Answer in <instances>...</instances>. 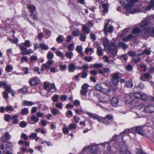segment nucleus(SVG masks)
I'll return each mask as SVG.
<instances>
[{"label": "nucleus", "instance_id": "obj_1", "mask_svg": "<svg viewBox=\"0 0 154 154\" xmlns=\"http://www.w3.org/2000/svg\"><path fill=\"white\" fill-rule=\"evenodd\" d=\"M125 98L126 103L129 104L131 111L134 112L136 116L134 117V118H140V116L138 115L137 112L140 110V106L138 105L139 104L137 102V99L134 96V94H127L125 95Z\"/></svg>", "mask_w": 154, "mask_h": 154}, {"label": "nucleus", "instance_id": "obj_2", "mask_svg": "<svg viewBox=\"0 0 154 154\" xmlns=\"http://www.w3.org/2000/svg\"><path fill=\"white\" fill-rule=\"evenodd\" d=\"M148 24V22L147 20L141 21L140 23L138 24L137 27L133 29V33L137 34L140 32L141 30L139 28L140 27V29H143L146 33L152 35L154 37V29L152 27H147Z\"/></svg>", "mask_w": 154, "mask_h": 154}, {"label": "nucleus", "instance_id": "obj_3", "mask_svg": "<svg viewBox=\"0 0 154 154\" xmlns=\"http://www.w3.org/2000/svg\"><path fill=\"white\" fill-rule=\"evenodd\" d=\"M103 42L104 48L108 50L111 57H114L117 53V46L112 42L109 43L108 40L105 38H103Z\"/></svg>", "mask_w": 154, "mask_h": 154}, {"label": "nucleus", "instance_id": "obj_4", "mask_svg": "<svg viewBox=\"0 0 154 154\" xmlns=\"http://www.w3.org/2000/svg\"><path fill=\"white\" fill-rule=\"evenodd\" d=\"M143 127L141 126H137L135 128H133L131 129H128L125 130L123 132L120 133V135L121 136L122 139L123 140V137L124 136H127L128 133H129L132 132L133 131H136L139 134L143 136L147 137L150 139H152L151 137L147 134H146L144 133L143 130Z\"/></svg>", "mask_w": 154, "mask_h": 154}, {"label": "nucleus", "instance_id": "obj_5", "mask_svg": "<svg viewBox=\"0 0 154 154\" xmlns=\"http://www.w3.org/2000/svg\"><path fill=\"white\" fill-rule=\"evenodd\" d=\"M128 4L127 5H125V2L121 0L120 1V3L121 5L123 6L124 8L126 9H131V7H133L134 4L138 2L139 0H126Z\"/></svg>", "mask_w": 154, "mask_h": 154}, {"label": "nucleus", "instance_id": "obj_6", "mask_svg": "<svg viewBox=\"0 0 154 154\" xmlns=\"http://www.w3.org/2000/svg\"><path fill=\"white\" fill-rule=\"evenodd\" d=\"M48 88V92L51 93L55 92L57 90L54 83L50 84L48 82H45L44 84V88L46 89Z\"/></svg>", "mask_w": 154, "mask_h": 154}, {"label": "nucleus", "instance_id": "obj_7", "mask_svg": "<svg viewBox=\"0 0 154 154\" xmlns=\"http://www.w3.org/2000/svg\"><path fill=\"white\" fill-rule=\"evenodd\" d=\"M87 114L90 116L92 117L94 119H97L99 122H103L104 123H106L108 122L106 121L105 120V117H102L96 114L92 113L89 112H87Z\"/></svg>", "mask_w": 154, "mask_h": 154}, {"label": "nucleus", "instance_id": "obj_8", "mask_svg": "<svg viewBox=\"0 0 154 154\" xmlns=\"http://www.w3.org/2000/svg\"><path fill=\"white\" fill-rule=\"evenodd\" d=\"M134 96L136 98L143 100H147L149 99V97L145 94L141 92H136L134 93Z\"/></svg>", "mask_w": 154, "mask_h": 154}, {"label": "nucleus", "instance_id": "obj_9", "mask_svg": "<svg viewBox=\"0 0 154 154\" xmlns=\"http://www.w3.org/2000/svg\"><path fill=\"white\" fill-rule=\"evenodd\" d=\"M88 85L87 84H84L82 86L80 93L81 95L82 96V98L84 100H86V98L85 96L88 92Z\"/></svg>", "mask_w": 154, "mask_h": 154}, {"label": "nucleus", "instance_id": "obj_10", "mask_svg": "<svg viewBox=\"0 0 154 154\" xmlns=\"http://www.w3.org/2000/svg\"><path fill=\"white\" fill-rule=\"evenodd\" d=\"M95 88L97 90L100 91L106 95H108L110 93V89L106 90L103 88L100 84H97L96 85Z\"/></svg>", "mask_w": 154, "mask_h": 154}, {"label": "nucleus", "instance_id": "obj_11", "mask_svg": "<svg viewBox=\"0 0 154 154\" xmlns=\"http://www.w3.org/2000/svg\"><path fill=\"white\" fill-rule=\"evenodd\" d=\"M112 75L111 82L114 85H116L119 82V74L117 73H114L112 74Z\"/></svg>", "mask_w": 154, "mask_h": 154}, {"label": "nucleus", "instance_id": "obj_12", "mask_svg": "<svg viewBox=\"0 0 154 154\" xmlns=\"http://www.w3.org/2000/svg\"><path fill=\"white\" fill-rule=\"evenodd\" d=\"M20 49L21 51V53L23 55H27L33 52V51L31 49H29L27 50V48L23 46V45H20Z\"/></svg>", "mask_w": 154, "mask_h": 154}, {"label": "nucleus", "instance_id": "obj_13", "mask_svg": "<svg viewBox=\"0 0 154 154\" xmlns=\"http://www.w3.org/2000/svg\"><path fill=\"white\" fill-rule=\"evenodd\" d=\"M144 111L146 112L152 113L154 112V104H149L144 108Z\"/></svg>", "mask_w": 154, "mask_h": 154}, {"label": "nucleus", "instance_id": "obj_14", "mask_svg": "<svg viewBox=\"0 0 154 154\" xmlns=\"http://www.w3.org/2000/svg\"><path fill=\"white\" fill-rule=\"evenodd\" d=\"M29 82L30 85H34L39 83L40 80L38 78L36 77H34L29 80Z\"/></svg>", "mask_w": 154, "mask_h": 154}, {"label": "nucleus", "instance_id": "obj_15", "mask_svg": "<svg viewBox=\"0 0 154 154\" xmlns=\"http://www.w3.org/2000/svg\"><path fill=\"white\" fill-rule=\"evenodd\" d=\"M121 12L126 14V15H128L129 14H134L138 13L141 12L140 10H121Z\"/></svg>", "mask_w": 154, "mask_h": 154}, {"label": "nucleus", "instance_id": "obj_16", "mask_svg": "<svg viewBox=\"0 0 154 154\" xmlns=\"http://www.w3.org/2000/svg\"><path fill=\"white\" fill-rule=\"evenodd\" d=\"M11 137V136L8 132L5 133L4 135L2 137V140L3 142H7Z\"/></svg>", "mask_w": 154, "mask_h": 154}, {"label": "nucleus", "instance_id": "obj_17", "mask_svg": "<svg viewBox=\"0 0 154 154\" xmlns=\"http://www.w3.org/2000/svg\"><path fill=\"white\" fill-rule=\"evenodd\" d=\"M95 47H97V54L98 56L102 55L103 54V50L101 47L100 46L98 43H96L95 45Z\"/></svg>", "mask_w": 154, "mask_h": 154}, {"label": "nucleus", "instance_id": "obj_18", "mask_svg": "<svg viewBox=\"0 0 154 154\" xmlns=\"http://www.w3.org/2000/svg\"><path fill=\"white\" fill-rule=\"evenodd\" d=\"M23 45V46H24L26 48H29L31 46L30 41L28 40H25L24 43L19 44L18 46L20 48V45Z\"/></svg>", "mask_w": 154, "mask_h": 154}, {"label": "nucleus", "instance_id": "obj_19", "mask_svg": "<svg viewBox=\"0 0 154 154\" xmlns=\"http://www.w3.org/2000/svg\"><path fill=\"white\" fill-rule=\"evenodd\" d=\"M31 120H29V122L30 124H33L34 123L32 122V121L34 122L35 123H36L39 120V118L36 116H32L30 118Z\"/></svg>", "mask_w": 154, "mask_h": 154}, {"label": "nucleus", "instance_id": "obj_20", "mask_svg": "<svg viewBox=\"0 0 154 154\" xmlns=\"http://www.w3.org/2000/svg\"><path fill=\"white\" fill-rule=\"evenodd\" d=\"M111 102L112 105L113 106H116L118 104V100L117 98L113 97L111 99Z\"/></svg>", "mask_w": 154, "mask_h": 154}, {"label": "nucleus", "instance_id": "obj_21", "mask_svg": "<svg viewBox=\"0 0 154 154\" xmlns=\"http://www.w3.org/2000/svg\"><path fill=\"white\" fill-rule=\"evenodd\" d=\"M82 49L83 48L81 46L79 45L77 46L75 49V50L77 52L80 54V55L82 56H83V54L82 52Z\"/></svg>", "mask_w": 154, "mask_h": 154}, {"label": "nucleus", "instance_id": "obj_22", "mask_svg": "<svg viewBox=\"0 0 154 154\" xmlns=\"http://www.w3.org/2000/svg\"><path fill=\"white\" fill-rule=\"evenodd\" d=\"M18 115L17 114L14 115L12 118L11 119L13 120L12 123L14 124H16L18 123L19 121L18 119Z\"/></svg>", "mask_w": 154, "mask_h": 154}, {"label": "nucleus", "instance_id": "obj_23", "mask_svg": "<svg viewBox=\"0 0 154 154\" xmlns=\"http://www.w3.org/2000/svg\"><path fill=\"white\" fill-rule=\"evenodd\" d=\"M154 7V0H151L150 3L148 6L146 10H149L152 9Z\"/></svg>", "mask_w": 154, "mask_h": 154}, {"label": "nucleus", "instance_id": "obj_24", "mask_svg": "<svg viewBox=\"0 0 154 154\" xmlns=\"http://www.w3.org/2000/svg\"><path fill=\"white\" fill-rule=\"evenodd\" d=\"M34 104V103L31 102L27 101H24L22 103V105L25 106H31Z\"/></svg>", "mask_w": 154, "mask_h": 154}, {"label": "nucleus", "instance_id": "obj_25", "mask_svg": "<svg viewBox=\"0 0 154 154\" xmlns=\"http://www.w3.org/2000/svg\"><path fill=\"white\" fill-rule=\"evenodd\" d=\"M75 66L72 63L69 64L68 66V69L69 72H72L74 71L75 70Z\"/></svg>", "mask_w": 154, "mask_h": 154}, {"label": "nucleus", "instance_id": "obj_26", "mask_svg": "<svg viewBox=\"0 0 154 154\" xmlns=\"http://www.w3.org/2000/svg\"><path fill=\"white\" fill-rule=\"evenodd\" d=\"M6 54L8 57L9 58H11L13 55L12 49L11 48H10L7 49L6 51Z\"/></svg>", "mask_w": 154, "mask_h": 154}, {"label": "nucleus", "instance_id": "obj_27", "mask_svg": "<svg viewBox=\"0 0 154 154\" xmlns=\"http://www.w3.org/2000/svg\"><path fill=\"white\" fill-rule=\"evenodd\" d=\"M151 53L150 49L149 48H147L144 50L141 54H139V56L142 54H146L147 55H150Z\"/></svg>", "mask_w": 154, "mask_h": 154}, {"label": "nucleus", "instance_id": "obj_28", "mask_svg": "<svg viewBox=\"0 0 154 154\" xmlns=\"http://www.w3.org/2000/svg\"><path fill=\"white\" fill-rule=\"evenodd\" d=\"M90 151H91V152H92L91 151V146H89L84 147L82 150V152L84 153V154H85V152H87Z\"/></svg>", "mask_w": 154, "mask_h": 154}, {"label": "nucleus", "instance_id": "obj_29", "mask_svg": "<svg viewBox=\"0 0 154 154\" xmlns=\"http://www.w3.org/2000/svg\"><path fill=\"white\" fill-rule=\"evenodd\" d=\"M27 91V88L26 87H23L18 90L17 92L19 93L24 94Z\"/></svg>", "mask_w": 154, "mask_h": 154}, {"label": "nucleus", "instance_id": "obj_30", "mask_svg": "<svg viewBox=\"0 0 154 154\" xmlns=\"http://www.w3.org/2000/svg\"><path fill=\"white\" fill-rule=\"evenodd\" d=\"M109 20H108L105 21V24L104 28V31L105 34L106 35H107L106 29L107 26L109 25Z\"/></svg>", "mask_w": 154, "mask_h": 154}, {"label": "nucleus", "instance_id": "obj_31", "mask_svg": "<svg viewBox=\"0 0 154 154\" xmlns=\"http://www.w3.org/2000/svg\"><path fill=\"white\" fill-rule=\"evenodd\" d=\"M59 98V95L57 94H54L51 98L52 100L54 102H57L58 101V99Z\"/></svg>", "mask_w": 154, "mask_h": 154}, {"label": "nucleus", "instance_id": "obj_32", "mask_svg": "<svg viewBox=\"0 0 154 154\" xmlns=\"http://www.w3.org/2000/svg\"><path fill=\"white\" fill-rule=\"evenodd\" d=\"M63 36L62 35H59L57 38L56 41L58 43H61L63 42Z\"/></svg>", "mask_w": 154, "mask_h": 154}, {"label": "nucleus", "instance_id": "obj_33", "mask_svg": "<svg viewBox=\"0 0 154 154\" xmlns=\"http://www.w3.org/2000/svg\"><path fill=\"white\" fill-rule=\"evenodd\" d=\"M65 55L66 57L69 59H71L73 55V53L72 52H66L65 54Z\"/></svg>", "mask_w": 154, "mask_h": 154}, {"label": "nucleus", "instance_id": "obj_34", "mask_svg": "<svg viewBox=\"0 0 154 154\" xmlns=\"http://www.w3.org/2000/svg\"><path fill=\"white\" fill-rule=\"evenodd\" d=\"M39 46L42 49L45 50H48V46L45 44H40Z\"/></svg>", "mask_w": 154, "mask_h": 154}, {"label": "nucleus", "instance_id": "obj_35", "mask_svg": "<svg viewBox=\"0 0 154 154\" xmlns=\"http://www.w3.org/2000/svg\"><path fill=\"white\" fill-rule=\"evenodd\" d=\"M82 30L83 32L88 33L89 32V29L86 26H82Z\"/></svg>", "mask_w": 154, "mask_h": 154}, {"label": "nucleus", "instance_id": "obj_36", "mask_svg": "<svg viewBox=\"0 0 154 154\" xmlns=\"http://www.w3.org/2000/svg\"><path fill=\"white\" fill-rule=\"evenodd\" d=\"M132 38V35L131 34H130L127 37L123 38H122V41L124 42L128 41L131 39Z\"/></svg>", "mask_w": 154, "mask_h": 154}, {"label": "nucleus", "instance_id": "obj_37", "mask_svg": "<svg viewBox=\"0 0 154 154\" xmlns=\"http://www.w3.org/2000/svg\"><path fill=\"white\" fill-rule=\"evenodd\" d=\"M85 52L86 54H88L89 52L93 53V49L91 48L88 47L85 49Z\"/></svg>", "mask_w": 154, "mask_h": 154}, {"label": "nucleus", "instance_id": "obj_38", "mask_svg": "<svg viewBox=\"0 0 154 154\" xmlns=\"http://www.w3.org/2000/svg\"><path fill=\"white\" fill-rule=\"evenodd\" d=\"M56 55L61 57V58H63L64 57V55L63 54L61 51H57L56 52Z\"/></svg>", "mask_w": 154, "mask_h": 154}, {"label": "nucleus", "instance_id": "obj_39", "mask_svg": "<svg viewBox=\"0 0 154 154\" xmlns=\"http://www.w3.org/2000/svg\"><path fill=\"white\" fill-rule=\"evenodd\" d=\"M13 69L12 66L10 65H7L5 67V71L9 72Z\"/></svg>", "mask_w": 154, "mask_h": 154}, {"label": "nucleus", "instance_id": "obj_40", "mask_svg": "<svg viewBox=\"0 0 154 154\" xmlns=\"http://www.w3.org/2000/svg\"><path fill=\"white\" fill-rule=\"evenodd\" d=\"M76 125L75 124H70L68 126L69 129V130L75 129L76 128Z\"/></svg>", "mask_w": 154, "mask_h": 154}, {"label": "nucleus", "instance_id": "obj_41", "mask_svg": "<svg viewBox=\"0 0 154 154\" xmlns=\"http://www.w3.org/2000/svg\"><path fill=\"white\" fill-rule=\"evenodd\" d=\"M65 115L68 118H70L72 115V112L70 110L67 111Z\"/></svg>", "mask_w": 154, "mask_h": 154}, {"label": "nucleus", "instance_id": "obj_42", "mask_svg": "<svg viewBox=\"0 0 154 154\" xmlns=\"http://www.w3.org/2000/svg\"><path fill=\"white\" fill-rule=\"evenodd\" d=\"M119 152L120 154H131L128 150L123 149H122Z\"/></svg>", "mask_w": 154, "mask_h": 154}, {"label": "nucleus", "instance_id": "obj_43", "mask_svg": "<svg viewBox=\"0 0 154 154\" xmlns=\"http://www.w3.org/2000/svg\"><path fill=\"white\" fill-rule=\"evenodd\" d=\"M133 84L131 81H128L125 83V86L128 88H131L133 86Z\"/></svg>", "mask_w": 154, "mask_h": 154}, {"label": "nucleus", "instance_id": "obj_44", "mask_svg": "<svg viewBox=\"0 0 154 154\" xmlns=\"http://www.w3.org/2000/svg\"><path fill=\"white\" fill-rule=\"evenodd\" d=\"M51 112L54 115H55L58 113L59 110L57 109L53 108L51 110Z\"/></svg>", "mask_w": 154, "mask_h": 154}, {"label": "nucleus", "instance_id": "obj_45", "mask_svg": "<svg viewBox=\"0 0 154 154\" xmlns=\"http://www.w3.org/2000/svg\"><path fill=\"white\" fill-rule=\"evenodd\" d=\"M74 44L71 43L69 44L68 47V49L69 51H72L74 50Z\"/></svg>", "mask_w": 154, "mask_h": 154}, {"label": "nucleus", "instance_id": "obj_46", "mask_svg": "<svg viewBox=\"0 0 154 154\" xmlns=\"http://www.w3.org/2000/svg\"><path fill=\"white\" fill-rule=\"evenodd\" d=\"M28 112V109L26 108L23 109L21 111V114L22 115H25Z\"/></svg>", "mask_w": 154, "mask_h": 154}, {"label": "nucleus", "instance_id": "obj_47", "mask_svg": "<svg viewBox=\"0 0 154 154\" xmlns=\"http://www.w3.org/2000/svg\"><path fill=\"white\" fill-rule=\"evenodd\" d=\"M55 106L58 109H62L63 107V104L61 103H56L55 104Z\"/></svg>", "mask_w": 154, "mask_h": 154}, {"label": "nucleus", "instance_id": "obj_48", "mask_svg": "<svg viewBox=\"0 0 154 154\" xmlns=\"http://www.w3.org/2000/svg\"><path fill=\"white\" fill-rule=\"evenodd\" d=\"M65 125H64V127L62 128V131L64 134H66L69 132V127L68 128L65 127Z\"/></svg>", "mask_w": 154, "mask_h": 154}, {"label": "nucleus", "instance_id": "obj_49", "mask_svg": "<svg viewBox=\"0 0 154 154\" xmlns=\"http://www.w3.org/2000/svg\"><path fill=\"white\" fill-rule=\"evenodd\" d=\"M79 29L74 31L72 33V35L75 36H78L79 35Z\"/></svg>", "mask_w": 154, "mask_h": 154}, {"label": "nucleus", "instance_id": "obj_50", "mask_svg": "<svg viewBox=\"0 0 154 154\" xmlns=\"http://www.w3.org/2000/svg\"><path fill=\"white\" fill-rule=\"evenodd\" d=\"M54 55L51 52H49L47 54V57L48 59H51L54 57Z\"/></svg>", "mask_w": 154, "mask_h": 154}, {"label": "nucleus", "instance_id": "obj_51", "mask_svg": "<svg viewBox=\"0 0 154 154\" xmlns=\"http://www.w3.org/2000/svg\"><path fill=\"white\" fill-rule=\"evenodd\" d=\"M5 110L6 111L8 112L9 111H13L14 110V109L11 106H7L5 108Z\"/></svg>", "mask_w": 154, "mask_h": 154}, {"label": "nucleus", "instance_id": "obj_52", "mask_svg": "<svg viewBox=\"0 0 154 154\" xmlns=\"http://www.w3.org/2000/svg\"><path fill=\"white\" fill-rule=\"evenodd\" d=\"M9 40L11 42L14 43L15 44H17L18 42V40L17 38H15L13 39H9Z\"/></svg>", "mask_w": 154, "mask_h": 154}, {"label": "nucleus", "instance_id": "obj_53", "mask_svg": "<svg viewBox=\"0 0 154 154\" xmlns=\"http://www.w3.org/2000/svg\"><path fill=\"white\" fill-rule=\"evenodd\" d=\"M113 118V116L111 115H106L105 117V120L106 121H107H107V120H111Z\"/></svg>", "mask_w": 154, "mask_h": 154}, {"label": "nucleus", "instance_id": "obj_54", "mask_svg": "<svg viewBox=\"0 0 154 154\" xmlns=\"http://www.w3.org/2000/svg\"><path fill=\"white\" fill-rule=\"evenodd\" d=\"M119 46L122 47L125 49L127 48V46L125 43L120 42H119Z\"/></svg>", "mask_w": 154, "mask_h": 154}, {"label": "nucleus", "instance_id": "obj_55", "mask_svg": "<svg viewBox=\"0 0 154 154\" xmlns=\"http://www.w3.org/2000/svg\"><path fill=\"white\" fill-rule=\"evenodd\" d=\"M11 118V116L9 115L5 114V119L6 121H9L10 120Z\"/></svg>", "mask_w": 154, "mask_h": 154}, {"label": "nucleus", "instance_id": "obj_56", "mask_svg": "<svg viewBox=\"0 0 154 154\" xmlns=\"http://www.w3.org/2000/svg\"><path fill=\"white\" fill-rule=\"evenodd\" d=\"M60 99L62 101H64L67 99V97L65 95H61L60 97Z\"/></svg>", "mask_w": 154, "mask_h": 154}, {"label": "nucleus", "instance_id": "obj_57", "mask_svg": "<svg viewBox=\"0 0 154 154\" xmlns=\"http://www.w3.org/2000/svg\"><path fill=\"white\" fill-rule=\"evenodd\" d=\"M103 66V64L101 63L95 64L94 65V67L96 68H100Z\"/></svg>", "mask_w": 154, "mask_h": 154}, {"label": "nucleus", "instance_id": "obj_58", "mask_svg": "<svg viewBox=\"0 0 154 154\" xmlns=\"http://www.w3.org/2000/svg\"><path fill=\"white\" fill-rule=\"evenodd\" d=\"M138 55L137 56L135 55V57H134L133 60L134 62H137L140 60V59L139 57V56Z\"/></svg>", "mask_w": 154, "mask_h": 154}, {"label": "nucleus", "instance_id": "obj_59", "mask_svg": "<svg viewBox=\"0 0 154 154\" xmlns=\"http://www.w3.org/2000/svg\"><path fill=\"white\" fill-rule=\"evenodd\" d=\"M84 59L87 62H90L92 59L91 57H85L84 58Z\"/></svg>", "mask_w": 154, "mask_h": 154}, {"label": "nucleus", "instance_id": "obj_60", "mask_svg": "<svg viewBox=\"0 0 154 154\" xmlns=\"http://www.w3.org/2000/svg\"><path fill=\"white\" fill-rule=\"evenodd\" d=\"M102 7L103 10H107L109 8V5L108 4H104L102 5Z\"/></svg>", "mask_w": 154, "mask_h": 154}, {"label": "nucleus", "instance_id": "obj_61", "mask_svg": "<svg viewBox=\"0 0 154 154\" xmlns=\"http://www.w3.org/2000/svg\"><path fill=\"white\" fill-rule=\"evenodd\" d=\"M27 124L24 122H22L20 123L19 126L22 128H24L26 126Z\"/></svg>", "mask_w": 154, "mask_h": 154}, {"label": "nucleus", "instance_id": "obj_62", "mask_svg": "<svg viewBox=\"0 0 154 154\" xmlns=\"http://www.w3.org/2000/svg\"><path fill=\"white\" fill-rule=\"evenodd\" d=\"M137 154H146L141 149H137L136 151Z\"/></svg>", "mask_w": 154, "mask_h": 154}, {"label": "nucleus", "instance_id": "obj_63", "mask_svg": "<svg viewBox=\"0 0 154 154\" xmlns=\"http://www.w3.org/2000/svg\"><path fill=\"white\" fill-rule=\"evenodd\" d=\"M28 60V58L26 57H23L21 58V62L23 63L24 62H26Z\"/></svg>", "mask_w": 154, "mask_h": 154}, {"label": "nucleus", "instance_id": "obj_64", "mask_svg": "<svg viewBox=\"0 0 154 154\" xmlns=\"http://www.w3.org/2000/svg\"><path fill=\"white\" fill-rule=\"evenodd\" d=\"M140 67L141 69V70H143L144 72H145L146 71V66L145 65L141 64L140 65Z\"/></svg>", "mask_w": 154, "mask_h": 154}]
</instances>
